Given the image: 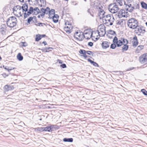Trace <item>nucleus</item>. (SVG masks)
I'll use <instances>...</instances> for the list:
<instances>
[{"mask_svg": "<svg viewBox=\"0 0 147 147\" xmlns=\"http://www.w3.org/2000/svg\"><path fill=\"white\" fill-rule=\"evenodd\" d=\"M28 8V5L26 4L23 5L22 7L19 5H17L13 8V13L15 16L20 17L24 14V13H27Z\"/></svg>", "mask_w": 147, "mask_h": 147, "instance_id": "nucleus-1", "label": "nucleus"}, {"mask_svg": "<svg viewBox=\"0 0 147 147\" xmlns=\"http://www.w3.org/2000/svg\"><path fill=\"white\" fill-rule=\"evenodd\" d=\"M100 18H102L103 23L107 26L112 25L115 20L113 16L110 14H105L103 16H102V17Z\"/></svg>", "mask_w": 147, "mask_h": 147, "instance_id": "nucleus-2", "label": "nucleus"}, {"mask_svg": "<svg viewBox=\"0 0 147 147\" xmlns=\"http://www.w3.org/2000/svg\"><path fill=\"white\" fill-rule=\"evenodd\" d=\"M128 27L131 29H136L138 26V22L137 20L134 18L129 19L127 22Z\"/></svg>", "mask_w": 147, "mask_h": 147, "instance_id": "nucleus-3", "label": "nucleus"}, {"mask_svg": "<svg viewBox=\"0 0 147 147\" xmlns=\"http://www.w3.org/2000/svg\"><path fill=\"white\" fill-rule=\"evenodd\" d=\"M17 22V19L15 17L11 16L7 19V24L8 26L13 27L16 26Z\"/></svg>", "mask_w": 147, "mask_h": 147, "instance_id": "nucleus-4", "label": "nucleus"}, {"mask_svg": "<svg viewBox=\"0 0 147 147\" xmlns=\"http://www.w3.org/2000/svg\"><path fill=\"white\" fill-rule=\"evenodd\" d=\"M39 12H40V10L38 7H36L34 9L32 7H30L29 11H27V13H24V16L25 18L32 13L36 14Z\"/></svg>", "mask_w": 147, "mask_h": 147, "instance_id": "nucleus-5", "label": "nucleus"}, {"mask_svg": "<svg viewBox=\"0 0 147 147\" xmlns=\"http://www.w3.org/2000/svg\"><path fill=\"white\" fill-rule=\"evenodd\" d=\"M106 33L105 27L103 24H101L98 27L97 32H95V34H98L100 36H103Z\"/></svg>", "mask_w": 147, "mask_h": 147, "instance_id": "nucleus-6", "label": "nucleus"}, {"mask_svg": "<svg viewBox=\"0 0 147 147\" xmlns=\"http://www.w3.org/2000/svg\"><path fill=\"white\" fill-rule=\"evenodd\" d=\"M94 33L92 34V31L91 30L87 29L84 31V38L87 39H89L91 37L95 38V36H92L94 35Z\"/></svg>", "mask_w": 147, "mask_h": 147, "instance_id": "nucleus-7", "label": "nucleus"}, {"mask_svg": "<svg viewBox=\"0 0 147 147\" xmlns=\"http://www.w3.org/2000/svg\"><path fill=\"white\" fill-rule=\"evenodd\" d=\"M108 9L111 13H115L117 12L119 10V8L115 3H113L109 5Z\"/></svg>", "mask_w": 147, "mask_h": 147, "instance_id": "nucleus-8", "label": "nucleus"}, {"mask_svg": "<svg viewBox=\"0 0 147 147\" xmlns=\"http://www.w3.org/2000/svg\"><path fill=\"white\" fill-rule=\"evenodd\" d=\"M139 61L141 64L147 66V53L141 55L139 57Z\"/></svg>", "mask_w": 147, "mask_h": 147, "instance_id": "nucleus-9", "label": "nucleus"}, {"mask_svg": "<svg viewBox=\"0 0 147 147\" xmlns=\"http://www.w3.org/2000/svg\"><path fill=\"white\" fill-rule=\"evenodd\" d=\"M65 26L64 28L65 31L68 33H70L71 30L73 28V26L68 21H65Z\"/></svg>", "mask_w": 147, "mask_h": 147, "instance_id": "nucleus-10", "label": "nucleus"}, {"mask_svg": "<svg viewBox=\"0 0 147 147\" xmlns=\"http://www.w3.org/2000/svg\"><path fill=\"white\" fill-rule=\"evenodd\" d=\"M74 37L80 41L82 40L84 38V33L80 31H77L74 33Z\"/></svg>", "mask_w": 147, "mask_h": 147, "instance_id": "nucleus-11", "label": "nucleus"}, {"mask_svg": "<svg viewBox=\"0 0 147 147\" xmlns=\"http://www.w3.org/2000/svg\"><path fill=\"white\" fill-rule=\"evenodd\" d=\"M127 12L125 11L124 9L121 10L118 13V16L119 18L127 17L128 16Z\"/></svg>", "mask_w": 147, "mask_h": 147, "instance_id": "nucleus-12", "label": "nucleus"}, {"mask_svg": "<svg viewBox=\"0 0 147 147\" xmlns=\"http://www.w3.org/2000/svg\"><path fill=\"white\" fill-rule=\"evenodd\" d=\"M113 41L114 43H115L117 44V47L121 46L123 45V42L122 40V38L118 40L117 38L115 36Z\"/></svg>", "mask_w": 147, "mask_h": 147, "instance_id": "nucleus-13", "label": "nucleus"}, {"mask_svg": "<svg viewBox=\"0 0 147 147\" xmlns=\"http://www.w3.org/2000/svg\"><path fill=\"white\" fill-rule=\"evenodd\" d=\"M98 11L99 12L98 16L100 18L102 17V16H103L105 14V12L103 10V8L102 6H100L98 7Z\"/></svg>", "mask_w": 147, "mask_h": 147, "instance_id": "nucleus-14", "label": "nucleus"}, {"mask_svg": "<svg viewBox=\"0 0 147 147\" xmlns=\"http://www.w3.org/2000/svg\"><path fill=\"white\" fill-rule=\"evenodd\" d=\"M3 88L5 92H8L13 90L14 88L13 86H9L6 85L4 86Z\"/></svg>", "mask_w": 147, "mask_h": 147, "instance_id": "nucleus-15", "label": "nucleus"}, {"mask_svg": "<svg viewBox=\"0 0 147 147\" xmlns=\"http://www.w3.org/2000/svg\"><path fill=\"white\" fill-rule=\"evenodd\" d=\"M125 5H126L125 9L127 11L129 12H131L134 9V7L132 6L131 4L128 3V4H125Z\"/></svg>", "mask_w": 147, "mask_h": 147, "instance_id": "nucleus-16", "label": "nucleus"}, {"mask_svg": "<svg viewBox=\"0 0 147 147\" xmlns=\"http://www.w3.org/2000/svg\"><path fill=\"white\" fill-rule=\"evenodd\" d=\"M109 45V43L107 41H104L102 44V47L104 49H106L108 48Z\"/></svg>", "mask_w": 147, "mask_h": 147, "instance_id": "nucleus-17", "label": "nucleus"}, {"mask_svg": "<svg viewBox=\"0 0 147 147\" xmlns=\"http://www.w3.org/2000/svg\"><path fill=\"white\" fill-rule=\"evenodd\" d=\"M55 10L53 9H52L51 10L49 14V18H52L53 17V16L55 15Z\"/></svg>", "mask_w": 147, "mask_h": 147, "instance_id": "nucleus-18", "label": "nucleus"}, {"mask_svg": "<svg viewBox=\"0 0 147 147\" xmlns=\"http://www.w3.org/2000/svg\"><path fill=\"white\" fill-rule=\"evenodd\" d=\"M132 42L133 46H136L137 45L138 43L137 37L135 36L133 38V40Z\"/></svg>", "mask_w": 147, "mask_h": 147, "instance_id": "nucleus-19", "label": "nucleus"}, {"mask_svg": "<svg viewBox=\"0 0 147 147\" xmlns=\"http://www.w3.org/2000/svg\"><path fill=\"white\" fill-rule=\"evenodd\" d=\"M115 2H116L120 5L122 6L123 4L125 5V2L124 0H114Z\"/></svg>", "mask_w": 147, "mask_h": 147, "instance_id": "nucleus-20", "label": "nucleus"}, {"mask_svg": "<svg viewBox=\"0 0 147 147\" xmlns=\"http://www.w3.org/2000/svg\"><path fill=\"white\" fill-rule=\"evenodd\" d=\"M136 31H138L137 32H138L140 33H144V32L145 31V30L144 29H143L142 28H141L139 26H138V27H137V28H136Z\"/></svg>", "mask_w": 147, "mask_h": 147, "instance_id": "nucleus-21", "label": "nucleus"}, {"mask_svg": "<svg viewBox=\"0 0 147 147\" xmlns=\"http://www.w3.org/2000/svg\"><path fill=\"white\" fill-rule=\"evenodd\" d=\"M58 16L57 14H56L53 16V17H52V18L53 19V21L55 23H56L58 21Z\"/></svg>", "mask_w": 147, "mask_h": 147, "instance_id": "nucleus-22", "label": "nucleus"}, {"mask_svg": "<svg viewBox=\"0 0 147 147\" xmlns=\"http://www.w3.org/2000/svg\"><path fill=\"white\" fill-rule=\"evenodd\" d=\"M73 139L72 138H65L63 139V141L64 142H73Z\"/></svg>", "mask_w": 147, "mask_h": 147, "instance_id": "nucleus-23", "label": "nucleus"}, {"mask_svg": "<svg viewBox=\"0 0 147 147\" xmlns=\"http://www.w3.org/2000/svg\"><path fill=\"white\" fill-rule=\"evenodd\" d=\"M44 131H48L50 132L52 131L51 128L49 126H48L46 127H43Z\"/></svg>", "mask_w": 147, "mask_h": 147, "instance_id": "nucleus-24", "label": "nucleus"}, {"mask_svg": "<svg viewBox=\"0 0 147 147\" xmlns=\"http://www.w3.org/2000/svg\"><path fill=\"white\" fill-rule=\"evenodd\" d=\"M17 59L20 61H22L23 59V57L22 56L21 53H19L17 56Z\"/></svg>", "mask_w": 147, "mask_h": 147, "instance_id": "nucleus-25", "label": "nucleus"}, {"mask_svg": "<svg viewBox=\"0 0 147 147\" xmlns=\"http://www.w3.org/2000/svg\"><path fill=\"white\" fill-rule=\"evenodd\" d=\"M88 61L89 62H90L91 63V64H92L94 66L97 67V66H98V64H97V63H96L94 62V61H93L91 60L90 59H88Z\"/></svg>", "mask_w": 147, "mask_h": 147, "instance_id": "nucleus-26", "label": "nucleus"}, {"mask_svg": "<svg viewBox=\"0 0 147 147\" xmlns=\"http://www.w3.org/2000/svg\"><path fill=\"white\" fill-rule=\"evenodd\" d=\"M40 2L41 3L40 4H39V5H40L41 7L44 6L45 5L46 1L45 0H40Z\"/></svg>", "mask_w": 147, "mask_h": 147, "instance_id": "nucleus-27", "label": "nucleus"}, {"mask_svg": "<svg viewBox=\"0 0 147 147\" xmlns=\"http://www.w3.org/2000/svg\"><path fill=\"white\" fill-rule=\"evenodd\" d=\"M42 38L41 35H36V36L35 40L36 41H39Z\"/></svg>", "mask_w": 147, "mask_h": 147, "instance_id": "nucleus-28", "label": "nucleus"}, {"mask_svg": "<svg viewBox=\"0 0 147 147\" xmlns=\"http://www.w3.org/2000/svg\"><path fill=\"white\" fill-rule=\"evenodd\" d=\"M35 130L39 131H44L43 127H38L35 129Z\"/></svg>", "mask_w": 147, "mask_h": 147, "instance_id": "nucleus-29", "label": "nucleus"}, {"mask_svg": "<svg viewBox=\"0 0 147 147\" xmlns=\"http://www.w3.org/2000/svg\"><path fill=\"white\" fill-rule=\"evenodd\" d=\"M115 35V32L113 30H110L109 32V33L108 34V36H110L111 35Z\"/></svg>", "mask_w": 147, "mask_h": 147, "instance_id": "nucleus-30", "label": "nucleus"}, {"mask_svg": "<svg viewBox=\"0 0 147 147\" xmlns=\"http://www.w3.org/2000/svg\"><path fill=\"white\" fill-rule=\"evenodd\" d=\"M141 5L142 8L145 9H147V5L144 2H142L141 3Z\"/></svg>", "mask_w": 147, "mask_h": 147, "instance_id": "nucleus-31", "label": "nucleus"}, {"mask_svg": "<svg viewBox=\"0 0 147 147\" xmlns=\"http://www.w3.org/2000/svg\"><path fill=\"white\" fill-rule=\"evenodd\" d=\"M128 48V45L126 44L123 45V47H122V49L123 51H126L127 50Z\"/></svg>", "mask_w": 147, "mask_h": 147, "instance_id": "nucleus-32", "label": "nucleus"}, {"mask_svg": "<svg viewBox=\"0 0 147 147\" xmlns=\"http://www.w3.org/2000/svg\"><path fill=\"white\" fill-rule=\"evenodd\" d=\"M45 9L43 8L40 9V13H42L40 14L41 16H44L45 15Z\"/></svg>", "mask_w": 147, "mask_h": 147, "instance_id": "nucleus-33", "label": "nucleus"}, {"mask_svg": "<svg viewBox=\"0 0 147 147\" xmlns=\"http://www.w3.org/2000/svg\"><path fill=\"white\" fill-rule=\"evenodd\" d=\"M97 32V31L95 32H92V33L93 34V33H94V35H92V36H95V38H95L96 39H98L99 38V36L98 35V34H95L94 33L95 32Z\"/></svg>", "mask_w": 147, "mask_h": 147, "instance_id": "nucleus-34", "label": "nucleus"}, {"mask_svg": "<svg viewBox=\"0 0 147 147\" xmlns=\"http://www.w3.org/2000/svg\"><path fill=\"white\" fill-rule=\"evenodd\" d=\"M51 49H53L52 47H49V48H46L42 50V51H44L46 52H49V51H51V50H49V51H48V50Z\"/></svg>", "mask_w": 147, "mask_h": 147, "instance_id": "nucleus-35", "label": "nucleus"}, {"mask_svg": "<svg viewBox=\"0 0 147 147\" xmlns=\"http://www.w3.org/2000/svg\"><path fill=\"white\" fill-rule=\"evenodd\" d=\"M50 11L51 10H50L49 8L48 7H47V8L45 9V14H49Z\"/></svg>", "mask_w": 147, "mask_h": 147, "instance_id": "nucleus-36", "label": "nucleus"}, {"mask_svg": "<svg viewBox=\"0 0 147 147\" xmlns=\"http://www.w3.org/2000/svg\"><path fill=\"white\" fill-rule=\"evenodd\" d=\"M122 42H123V45H124V44L126 45L127 44V43L128 42V41L127 39H124L123 38H122Z\"/></svg>", "mask_w": 147, "mask_h": 147, "instance_id": "nucleus-37", "label": "nucleus"}, {"mask_svg": "<svg viewBox=\"0 0 147 147\" xmlns=\"http://www.w3.org/2000/svg\"><path fill=\"white\" fill-rule=\"evenodd\" d=\"M79 52L80 54L83 55H85L86 53V51L85 50H80Z\"/></svg>", "mask_w": 147, "mask_h": 147, "instance_id": "nucleus-38", "label": "nucleus"}, {"mask_svg": "<svg viewBox=\"0 0 147 147\" xmlns=\"http://www.w3.org/2000/svg\"><path fill=\"white\" fill-rule=\"evenodd\" d=\"M141 92H142L144 94L146 95L147 93V91L144 89H142L141 90Z\"/></svg>", "mask_w": 147, "mask_h": 147, "instance_id": "nucleus-39", "label": "nucleus"}, {"mask_svg": "<svg viewBox=\"0 0 147 147\" xmlns=\"http://www.w3.org/2000/svg\"><path fill=\"white\" fill-rule=\"evenodd\" d=\"M144 47L143 46H139L137 48V49L139 51H141L143 49Z\"/></svg>", "mask_w": 147, "mask_h": 147, "instance_id": "nucleus-40", "label": "nucleus"}, {"mask_svg": "<svg viewBox=\"0 0 147 147\" xmlns=\"http://www.w3.org/2000/svg\"><path fill=\"white\" fill-rule=\"evenodd\" d=\"M115 43H114L113 44H112L111 45V48L112 49H114L116 47V45L115 44Z\"/></svg>", "mask_w": 147, "mask_h": 147, "instance_id": "nucleus-41", "label": "nucleus"}, {"mask_svg": "<svg viewBox=\"0 0 147 147\" xmlns=\"http://www.w3.org/2000/svg\"><path fill=\"white\" fill-rule=\"evenodd\" d=\"M32 17H29L28 20V23L30 24V22L32 21Z\"/></svg>", "mask_w": 147, "mask_h": 147, "instance_id": "nucleus-42", "label": "nucleus"}, {"mask_svg": "<svg viewBox=\"0 0 147 147\" xmlns=\"http://www.w3.org/2000/svg\"><path fill=\"white\" fill-rule=\"evenodd\" d=\"M49 126L51 128V130H52V131L54 130L53 129L55 128V125H50Z\"/></svg>", "mask_w": 147, "mask_h": 147, "instance_id": "nucleus-43", "label": "nucleus"}, {"mask_svg": "<svg viewBox=\"0 0 147 147\" xmlns=\"http://www.w3.org/2000/svg\"><path fill=\"white\" fill-rule=\"evenodd\" d=\"M86 53L88 55H91L92 54V53L91 51H87L86 52Z\"/></svg>", "mask_w": 147, "mask_h": 147, "instance_id": "nucleus-44", "label": "nucleus"}, {"mask_svg": "<svg viewBox=\"0 0 147 147\" xmlns=\"http://www.w3.org/2000/svg\"><path fill=\"white\" fill-rule=\"evenodd\" d=\"M88 45L90 47H92L93 46V43L92 42H89L88 43Z\"/></svg>", "mask_w": 147, "mask_h": 147, "instance_id": "nucleus-45", "label": "nucleus"}, {"mask_svg": "<svg viewBox=\"0 0 147 147\" xmlns=\"http://www.w3.org/2000/svg\"><path fill=\"white\" fill-rule=\"evenodd\" d=\"M22 44L23 46L24 47H25L27 45V43L26 42H22Z\"/></svg>", "mask_w": 147, "mask_h": 147, "instance_id": "nucleus-46", "label": "nucleus"}, {"mask_svg": "<svg viewBox=\"0 0 147 147\" xmlns=\"http://www.w3.org/2000/svg\"><path fill=\"white\" fill-rule=\"evenodd\" d=\"M61 66L63 68H64L66 67V65L65 64H62L61 65Z\"/></svg>", "mask_w": 147, "mask_h": 147, "instance_id": "nucleus-47", "label": "nucleus"}, {"mask_svg": "<svg viewBox=\"0 0 147 147\" xmlns=\"http://www.w3.org/2000/svg\"><path fill=\"white\" fill-rule=\"evenodd\" d=\"M127 1L128 3V4H130V3L132 2L133 1V0H127Z\"/></svg>", "mask_w": 147, "mask_h": 147, "instance_id": "nucleus-48", "label": "nucleus"}, {"mask_svg": "<svg viewBox=\"0 0 147 147\" xmlns=\"http://www.w3.org/2000/svg\"><path fill=\"white\" fill-rule=\"evenodd\" d=\"M38 24H39V26H43V25H45V24L44 23H38Z\"/></svg>", "mask_w": 147, "mask_h": 147, "instance_id": "nucleus-49", "label": "nucleus"}, {"mask_svg": "<svg viewBox=\"0 0 147 147\" xmlns=\"http://www.w3.org/2000/svg\"><path fill=\"white\" fill-rule=\"evenodd\" d=\"M58 61L59 62V63H62V61L61 60L58 59Z\"/></svg>", "mask_w": 147, "mask_h": 147, "instance_id": "nucleus-50", "label": "nucleus"}, {"mask_svg": "<svg viewBox=\"0 0 147 147\" xmlns=\"http://www.w3.org/2000/svg\"><path fill=\"white\" fill-rule=\"evenodd\" d=\"M42 43L44 44V45H45L47 44V42H46V41H44L42 42Z\"/></svg>", "mask_w": 147, "mask_h": 147, "instance_id": "nucleus-51", "label": "nucleus"}, {"mask_svg": "<svg viewBox=\"0 0 147 147\" xmlns=\"http://www.w3.org/2000/svg\"><path fill=\"white\" fill-rule=\"evenodd\" d=\"M3 76H8V75H6V74H1Z\"/></svg>", "mask_w": 147, "mask_h": 147, "instance_id": "nucleus-52", "label": "nucleus"}, {"mask_svg": "<svg viewBox=\"0 0 147 147\" xmlns=\"http://www.w3.org/2000/svg\"><path fill=\"white\" fill-rule=\"evenodd\" d=\"M41 36L42 37V38L43 37H45V35H41Z\"/></svg>", "mask_w": 147, "mask_h": 147, "instance_id": "nucleus-53", "label": "nucleus"}, {"mask_svg": "<svg viewBox=\"0 0 147 147\" xmlns=\"http://www.w3.org/2000/svg\"><path fill=\"white\" fill-rule=\"evenodd\" d=\"M19 1L21 2H24V0H19Z\"/></svg>", "mask_w": 147, "mask_h": 147, "instance_id": "nucleus-54", "label": "nucleus"}, {"mask_svg": "<svg viewBox=\"0 0 147 147\" xmlns=\"http://www.w3.org/2000/svg\"><path fill=\"white\" fill-rule=\"evenodd\" d=\"M84 55V57L85 58L87 57V56L86 55V54H85V55Z\"/></svg>", "mask_w": 147, "mask_h": 147, "instance_id": "nucleus-55", "label": "nucleus"}, {"mask_svg": "<svg viewBox=\"0 0 147 147\" xmlns=\"http://www.w3.org/2000/svg\"><path fill=\"white\" fill-rule=\"evenodd\" d=\"M109 37H110V38H112V36H111H111H109Z\"/></svg>", "mask_w": 147, "mask_h": 147, "instance_id": "nucleus-56", "label": "nucleus"}, {"mask_svg": "<svg viewBox=\"0 0 147 147\" xmlns=\"http://www.w3.org/2000/svg\"><path fill=\"white\" fill-rule=\"evenodd\" d=\"M137 5L138 7H139V5L138 4H137Z\"/></svg>", "mask_w": 147, "mask_h": 147, "instance_id": "nucleus-57", "label": "nucleus"}, {"mask_svg": "<svg viewBox=\"0 0 147 147\" xmlns=\"http://www.w3.org/2000/svg\"><path fill=\"white\" fill-rule=\"evenodd\" d=\"M39 120H42V119H39Z\"/></svg>", "mask_w": 147, "mask_h": 147, "instance_id": "nucleus-58", "label": "nucleus"}, {"mask_svg": "<svg viewBox=\"0 0 147 147\" xmlns=\"http://www.w3.org/2000/svg\"><path fill=\"white\" fill-rule=\"evenodd\" d=\"M64 0V1H68V0Z\"/></svg>", "mask_w": 147, "mask_h": 147, "instance_id": "nucleus-59", "label": "nucleus"}, {"mask_svg": "<svg viewBox=\"0 0 147 147\" xmlns=\"http://www.w3.org/2000/svg\"><path fill=\"white\" fill-rule=\"evenodd\" d=\"M146 25L147 26V22L146 23Z\"/></svg>", "mask_w": 147, "mask_h": 147, "instance_id": "nucleus-60", "label": "nucleus"}, {"mask_svg": "<svg viewBox=\"0 0 147 147\" xmlns=\"http://www.w3.org/2000/svg\"><path fill=\"white\" fill-rule=\"evenodd\" d=\"M84 0L85 1H86V0Z\"/></svg>", "mask_w": 147, "mask_h": 147, "instance_id": "nucleus-61", "label": "nucleus"}, {"mask_svg": "<svg viewBox=\"0 0 147 147\" xmlns=\"http://www.w3.org/2000/svg\"><path fill=\"white\" fill-rule=\"evenodd\" d=\"M13 83H12L11 84H13Z\"/></svg>", "mask_w": 147, "mask_h": 147, "instance_id": "nucleus-62", "label": "nucleus"}]
</instances>
